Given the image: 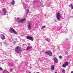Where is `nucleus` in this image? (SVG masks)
<instances>
[{"mask_svg":"<svg viewBox=\"0 0 73 73\" xmlns=\"http://www.w3.org/2000/svg\"><path fill=\"white\" fill-rule=\"evenodd\" d=\"M15 50L17 53H19L21 52V49H20V48L19 46H17L15 48Z\"/></svg>","mask_w":73,"mask_h":73,"instance_id":"f257e3e1","label":"nucleus"},{"mask_svg":"<svg viewBox=\"0 0 73 73\" xmlns=\"http://www.w3.org/2000/svg\"><path fill=\"white\" fill-rule=\"evenodd\" d=\"M45 53L46 54H48L50 56H52V52L50 51H46L45 52Z\"/></svg>","mask_w":73,"mask_h":73,"instance_id":"f03ea898","label":"nucleus"},{"mask_svg":"<svg viewBox=\"0 0 73 73\" xmlns=\"http://www.w3.org/2000/svg\"><path fill=\"white\" fill-rule=\"evenodd\" d=\"M60 16H61V14L60 13H58L56 15V19L58 21H60V20H61L60 18Z\"/></svg>","mask_w":73,"mask_h":73,"instance_id":"7ed1b4c3","label":"nucleus"},{"mask_svg":"<svg viewBox=\"0 0 73 73\" xmlns=\"http://www.w3.org/2000/svg\"><path fill=\"white\" fill-rule=\"evenodd\" d=\"M27 39L28 40H31V41H33L34 39H33V38L31 36H27Z\"/></svg>","mask_w":73,"mask_h":73,"instance_id":"20e7f679","label":"nucleus"},{"mask_svg":"<svg viewBox=\"0 0 73 73\" xmlns=\"http://www.w3.org/2000/svg\"><path fill=\"white\" fill-rule=\"evenodd\" d=\"M3 12V14H2V15H6V13H7V11H6V9L4 8L2 10Z\"/></svg>","mask_w":73,"mask_h":73,"instance_id":"39448f33","label":"nucleus"},{"mask_svg":"<svg viewBox=\"0 0 73 73\" xmlns=\"http://www.w3.org/2000/svg\"><path fill=\"white\" fill-rule=\"evenodd\" d=\"M1 38L2 40H5V36L4 34H1Z\"/></svg>","mask_w":73,"mask_h":73,"instance_id":"423d86ee","label":"nucleus"},{"mask_svg":"<svg viewBox=\"0 0 73 73\" xmlns=\"http://www.w3.org/2000/svg\"><path fill=\"white\" fill-rule=\"evenodd\" d=\"M24 7L26 11V16H27V15L28 14V13H29V10H28V9H27H27H26V8H25L26 7V6H24Z\"/></svg>","mask_w":73,"mask_h":73,"instance_id":"0eeeda50","label":"nucleus"},{"mask_svg":"<svg viewBox=\"0 0 73 73\" xmlns=\"http://www.w3.org/2000/svg\"><path fill=\"white\" fill-rule=\"evenodd\" d=\"M53 60L54 63H56V64H57V63L58 62V59L57 58H54L53 59Z\"/></svg>","mask_w":73,"mask_h":73,"instance_id":"6e6552de","label":"nucleus"},{"mask_svg":"<svg viewBox=\"0 0 73 73\" xmlns=\"http://www.w3.org/2000/svg\"><path fill=\"white\" fill-rule=\"evenodd\" d=\"M25 20H26L25 19H23L22 20H20L18 21V22L19 23H23L24 21H25Z\"/></svg>","mask_w":73,"mask_h":73,"instance_id":"1a4fd4ad","label":"nucleus"},{"mask_svg":"<svg viewBox=\"0 0 73 73\" xmlns=\"http://www.w3.org/2000/svg\"><path fill=\"white\" fill-rule=\"evenodd\" d=\"M14 31L15 30H14L13 29V28H10V32L11 33H13Z\"/></svg>","mask_w":73,"mask_h":73,"instance_id":"9d476101","label":"nucleus"},{"mask_svg":"<svg viewBox=\"0 0 73 73\" xmlns=\"http://www.w3.org/2000/svg\"><path fill=\"white\" fill-rule=\"evenodd\" d=\"M28 28L30 29H31V23H29Z\"/></svg>","mask_w":73,"mask_h":73,"instance_id":"9b49d317","label":"nucleus"},{"mask_svg":"<svg viewBox=\"0 0 73 73\" xmlns=\"http://www.w3.org/2000/svg\"><path fill=\"white\" fill-rule=\"evenodd\" d=\"M7 64L8 65H9V66H13V64L9 63V62H8L7 63Z\"/></svg>","mask_w":73,"mask_h":73,"instance_id":"f8f14e48","label":"nucleus"},{"mask_svg":"<svg viewBox=\"0 0 73 73\" xmlns=\"http://www.w3.org/2000/svg\"><path fill=\"white\" fill-rule=\"evenodd\" d=\"M51 69L52 70H53L54 69V65H52L51 66Z\"/></svg>","mask_w":73,"mask_h":73,"instance_id":"ddd939ff","label":"nucleus"},{"mask_svg":"<svg viewBox=\"0 0 73 73\" xmlns=\"http://www.w3.org/2000/svg\"><path fill=\"white\" fill-rule=\"evenodd\" d=\"M32 46H28L27 48V50H29L30 49H32Z\"/></svg>","mask_w":73,"mask_h":73,"instance_id":"4468645a","label":"nucleus"},{"mask_svg":"<svg viewBox=\"0 0 73 73\" xmlns=\"http://www.w3.org/2000/svg\"><path fill=\"white\" fill-rule=\"evenodd\" d=\"M69 7H71V9H73V4L72 3L70 5H69Z\"/></svg>","mask_w":73,"mask_h":73,"instance_id":"2eb2a0df","label":"nucleus"},{"mask_svg":"<svg viewBox=\"0 0 73 73\" xmlns=\"http://www.w3.org/2000/svg\"><path fill=\"white\" fill-rule=\"evenodd\" d=\"M48 42H49L50 41V40L49 38H46L45 39Z\"/></svg>","mask_w":73,"mask_h":73,"instance_id":"dca6fc26","label":"nucleus"},{"mask_svg":"<svg viewBox=\"0 0 73 73\" xmlns=\"http://www.w3.org/2000/svg\"><path fill=\"white\" fill-rule=\"evenodd\" d=\"M13 33L14 34H15V35H17V32L15 30H14V31Z\"/></svg>","mask_w":73,"mask_h":73,"instance_id":"f3484780","label":"nucleus"},{"mask_svg":"<svg viewBox=\"0 0 73 73\" xmlns=\"http://www.w3.org/2000/svg\"><path fill=\"white\" fill-rule=\"evenodd\" d=\"M12 5H14L15 4V1L13 0L11 2Z\"/></svg>","mask_w":73,"mask_h":73,"instance_id":"a211bd4d","label":"nucleus"},{"mask_svg":"<svg viewBox=\"0 0 73 73\" xmlns=\"http://www.w3.org/2000/svg\"><path fill=\"white\" fill-rule=\"evenodd\" d=\"M68 62H66V63L64 64L66 66L68 65Z\"/></svg>","mask_w":73,"mask_h":73,"instance_id":"6ab92c4d","label":"nucleus"},{"mask_svg":"<svg viewBox=\"0 0 73 73\" xmlns=\"http://www.w3.org/2000/svg\"><path fill=\"white\" fill-rule=\"evenodd\" d=\"M66 66L64 64H63L62 65V67L63 68H66Z\"/></svg>","mask_w":73,"mask_h":73,"instance_id":"aec40b11","label":"nucleus"},{"mask_svg":"<svg viewBox=\"0 0 73 73\" xmlns=\"http://www.w3.org/2000/svg\"><path fill=\"white\" fill-rule=\"evenodd\" d=\"M62 73H65V70L64 69L63 70H62Z\"/></svg>","mask_w":73,"mask_h":73,"instance_id":"412c9836","label":"nucleus"},{"mask_svg":"<svg viewBox=\"0 0 73 73\" xmlns=\"http://www.w3.org/2000/svg\"><path fill=\"white\" fill-rule=\"evenodd\" d=\"M62 58V56H59V58H60V59Z\"/></svg>","mask_w":73,"mask_h":73,"instance_id":"4be33fe9","label":"nucleus"},{"mask_svg":"<svg viewBox=\"0 0 73 73\" xmlns=\"http://www.w3.org/2000/svg\"><path fill=\"white\" fill-rule=\"evenodd\" d=\"M45 27H46V26H43L42 27L41 29H43V28H45Z\"/></svg>","mask_w":73,"mask_h":73,"instance_id":"5701e85b","label":"nucleus"},{"mask_svg":"<svg viewBox=\"0 0 73 73\" xmlns=\"http://www.w3.org/2000/svg\"><path fill=\"white\" fill-rule=\"evenodd\" d=\"M0 70H3V68H2L0 67Z\"/></svg>","mask_w":73,"mask_h":73,"instance_id":"b1692460","label":"nucleus"},{"mask_svg":"<svg viewBox=\"0 0 73 73\" xmlns=\"http://www.w3.org/2000/svg\"><path fill=\"white\" fill-rule=\"evenodd\" d=\"M13 43H14V44H16V41H13Z\"/></svg>","mask_w":73,"mask_h":73,"instance_id":"393cba45","label":"nucleus"},{"mask_svg":"<svg viewBox=\"0 0 73 73\" xmlns=\"http://www.w3.org/2000/svg\"><path fill=\"white\" fill-rule=\"evenodd\" d=\"M12 70H13V69L11 68V69H10V71H11V72H12Z\"/></svg>","mask_w":73,"mask_h":73,"instance_id":"a878e982","label":"nucleus"},{"mask_svg":"<svg viewBox=\"0 0 73 73\" xmlns=\"http://www.w3.org/2000/svg\"><path fill=\"white\" fill-rule=\"evenodd\" d=\"M28 45L29 46H30V45H31V44L29 43H28Z\"/></svg>","mask_w":73,"mask_h":73,"instance_id":"bb28decb","label":"nucleus"},{"mask_svg":"<svg viewBox=\"0 0 73 73\" xmlns=\"http://www.w3.org/2000/svg\"><path fill=\"white\" fill-rule=\"evenodd\" d=\"M66 54H68V52H65Z\"/></svg>","mask_w":73,"mask_h":73,"instance_id":"cd10ccee","label":"nucleus"},{"mask_svg":"<svg viewBox=\"0 0 73 73\" xmlns=\"http://www.w3.org/2000/svg\"><path fill=\"white\" fill-rule=\"evenodd\" d=\"M19 18L18 17L17 18V20H19Z\"/></svg>","mask_w":73,"mask_h":73,"instance_id":"c85d7f7f","label":"nucleus"},{"mask_svg":"<svg viewBox=\"0 0 73 73\" xmlns=\"http://www.w3.org/2000/svg\"><path fill=\"white\" fill-rule=\"evenodd\" d=\"M71 73H73V71H71Z\"/></svg>","mask_w":73,"mask_h":73,"instance_id":"c756f323","label":"nucleus"},{"mask_svg":"<svg viewBox=\"0 0 73 73\" xmlns=\"http://www.w3.org/2000/svg\"><path fill=\"white\" fill-rule=\"evenodd\" d=\"M4 44H6V43H4Z\"/></svg>","mask_w":73,"mask_h":73,"instance_id":"7c9ffc66","label":"nucleus"},{"mask_svg":"<svg viewBox=\"0 0 73 73\" xmlns=\"http://www.w3.org/2000/svg\"><path fill=\"white\" fill-rule=\"evenodd\" d=\"M1 12V10H0V12Z\"/></svg>","mask_w":73,"mask_h":73,"instance_id":"2f4dec72","label":"nucleus"},{"mask_svg":"<svg viewBox=\"0 0 73 73\" xmlns=\"http://www.w3.org/2000/svg\"><path fill=\"white\" fill-rule=\"evenodd\" d=\"M29 73H31V72H29Z\"/></svg>","mask_w":73,"mask_h":73,"instance_id":"473e14b6","label":"nucleus"}]
</instances>
